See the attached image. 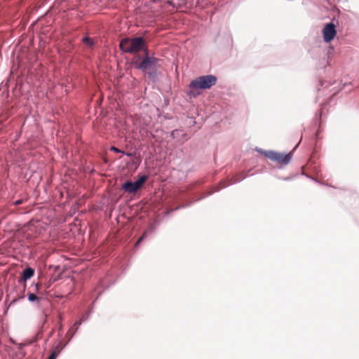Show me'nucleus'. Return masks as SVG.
Wrapping results in <instances>:
<instances>
[{
  "instance_id": "obj_1",
  "label": "nucleus",
  "mask_w": 359,
  "mask_h": 359,
  "mask_svg": "<svg viewBox=\"0 0 359 359\" xmlns=\"http://www.w3.org/2000/svg\"><path fill=\"white\" fill-rule=\"evenodd\" d=\"M217 82L216 76L205 75L197 77L189 83L188 95L191 97H196L201 92L199 90L209 89L215 86Z\"/></svg>"
},
{
  "instance_id": "obj_2",
  "label": "nucleus",
  "mask_w": 359,
  "mask_h": 359,
  "mask_svg": "<svg viewBox=\"0 0 359 359\" xmlns=\"http://www.w3.org/2000/svg\"><path fill=\"white\" fill-rule=\"evenodd\" d=\"M119 48L128 53H137L147 50V43L142 37L124 38L121 41Z\"/></svg>"
},
{
  "instance_id": "obj_3",
  "label": "nucleus",
  "mask_w": 359,
  "mask_h": 359,
  "mask_svg": "<svg viewBox=\"0 0 359 359\" xmlns=\"http://www.w3.org/2000/svg\"><path fill=\"white\" fill-rule=\"evenodd\" d=\"M266 157L280 164H287L291 160V154L279 153L274 151L259 150Z\"/></svg>"
},
{
  "instance_id": "obj_4",
  "label": "nucleus",
  "mask_w": 359,
  "mask_h": 359,
  "mask_svg": "<svg viewBox=\"0 0 359 359\" xmlns=\"http://www.w3.org/2000/svg\"><path fill=\"white\" fill-rule=\"evenodd\" d=\"M145 52V57L143 58L142 62L137 65V67L143 71H146L151 69L152 67L156 66V62L158 61V59L154 57H149L148 55V50Z\"/></svg>"
},
{
  "instance_id": "obj_5",
  "label": "nucleus",
  "mask_w": 359,
  "mask_h": 359,
  "mask_svg": "<svg viewBox=\"0 0 359 359\" xmlns=\"http://www.w3.org/2000/svg\"><path fill=\"white\" fill-rule=\"evenodd\" d=\"M337 34L335 26L333 23H327L323 29V35L324 41L327 43L334 39Z\"/></svg>"
},
{
  "instance_id": "obj_6",
  "label": "nucleus",
  "mask_w": 359,
  "mask_h": 359,
  "mask_svg": "<svg viewBox=\"0 0 359 359\" xmlns=\"http://www.w3.org/2000/svg\"><path fill=\"white\" fill-rule=\"evenodd\" d=\"M34 275V269L31 268V267H28V268H26L22 273V275L20 278V279L18 280V282L20 283H23L24 285V287L26 286V281L29 279H30Z\"/></svg>"
},
{
  "instance_id": "obj_7",
  "label": "nucleus",
  "mask_w": 359,
  "mask_h": 359,
  "mask_svg": "<svg viewBox=\"0 0 359 359\" xmlns=\"http://www.w3.org/2000/svg\"><path fill=\"white\" fill-rule=\"evenodd\" d=\"M122 189L128 193L131 194L136 192L138 190V188L136 187L135 182L128 181L123 184Z\"/></svg>"
},
{
  "instance_id": "obj_8",
  "label": "nucleus",
  "mask_w": 359,
  "mask_h": 359,
  "mask_svg": "<svg viewBox=\"0 0 359 359\" xmlns=\"http://www.w3.org/2000/svg\"><path fill=\"white\" fill-rule=\"evenodd\" d=\"M63 346L60 343L57 345L54 349L52 351L51 354L50 355L48 359H56L57 356L60 354L63 348Z\"/></svg>"
},
{
  "instance_id": "obj_9",
  "label": "nucleus",
  "mask_w": 359,
  "mask_h": 359,
  "mask_svg": "<svg viewBox=\"0 0 359 359\" xmlns=\"http://www.w3.org/2000/svg\"><path fill=\"white\" fill-rule=\"evenodd\" d=\"M147 176L142 175V176L140 177V178L136 182H135L136 187L138 188V189H140V187L147 181Z\"/></svg>"
},
{
  "instance_id": "obj_10",
  "label": "nucleus",
  "mask_w": 359,
  "mask_h": 359,
  "mask_svg": "<svg viewBox=\"0 0 359 359\" xmlns=\"http://www.w3.org/2000/svg\"><path fill=\"white\" fill-rule=\"evenodd\" d=\"M147 176L142 175V176L140 177V178L136 182H135L136 187L138 188V189H140V187L147 181Z\"/></svg>"
},
{
  "instance_id": "obj_11",
  "label": "nucleus",
  "mask_w": 359,
  "mask_h": 359,
  "mask_svg": "<svg viewBox=\"0 0 359 359\" xmlns=\"http://www.w3.org/2000/svg\"><path fill=\"white\" fill-rule=\"evenodd\" d=\"M82 41L83 42V43H85L86 46L89 47H92L94 45L93 41L88 36L84 37L82 39Z\"/></svg>"
},
{
  "instance_id": "obj_12",
  "label": "nucleus",
  "mask_w": 359,
  "mask_h": 359,
  "mask_svg": "<svg viewBox=\"0 0 359 359\" xmlns=\"http://www.w3.org/2000/svg\"><path fill=\"white\" fill-rule=\"evenodd\" d=\"M28 299L30 302H34L35 300H39V298L34 293H29L28 294Z\"/></svg>"
},
{
  "instance_id": "obj_13",
  "label": "nucleus",
  "mask_w": 359,
  "mask_h": 359,
  "mask_svg": "<svg viewBox=\"0 0 359 359\" xmlns=\"http://www.w3.org/2000/svg\"><path fill=\"white\" fill-rule=\"evenodd\" d=\"M147 232H144L142 236L137 240V241L135 243V245L137 246L146 237Z\"/></svg>"
},
{
  "instance_id": "obj_14",
  "label": "nucleus",
  "mask_w": 359,
  "mask_h": 359,
  "mask_svg": "<svg viewBox=\"0 0 359 359\" xmlns=\"http://www.w3.org/2000/svg\"><path fill=\"white\" fill-rule=\"evenodd\" d=\"M75 327H74V326L73 325L72 327H70V329H69V331L67 332V334L68 336H69V337H70V338H72V337H73V335H74V334H73V332H74V330H75Z\"/></svg>"
},
{
  "instance_id": "obj_15",
  "label": "nucleus",
  "mask_w": 359,
  "mask_h": 359,
  "mask_svg": "<svg viewBox=\"0 0 359 359\" xmlns=\"http://www.w3.org/2000/svg\"><path fill=\"white\" fill-rule=\"evenodd\" d=\"M81 324V321H77V322H76V323L74 324V327H75V330H74V332H73V334H74L76 333V332L77 331V330H78V328H79V325H80Z\"/></svg>"
},
{
  "instance_id": "obj_16",
  "label": "nucleus",
  "mask_w": 359,
  "mask_h": 359,
  "mask_svg": "<svg viewBox=\"0 0 359 359\" xmlns=\"http://www.w3.org/2000/svg\"><path fill=\"white\" fill-rule=\"evenodd\" d=\"M110 150H111V151H114V152H116V153H121V152H122L119 149H118V148H116V147H111L110 148Z\"/></svg>"
},
{
  "instance_id": "obj_17",
  "label": "nucleus",
  "mask_w": 359,
  "mask_h": 359,
  "mask_svg": "<svg viewBox=\"0 0 359 359\" xmlns=\"http://www.w3.org/2000/svg\"><path fill=\"white\" fill-rule=\"evenodd\" d=\"M15 205H20L22 203V201L21 200H19V201H15Z\"/></svg>"
},
{
  "instance_id": "obj_18",
  "label": "nucleus",
  "mask_w": 359,
  "mask_h": 359,
  "mask_svg": "<svg viewBox=\"0 0 359 359\" xmlns=\"http://www.w3.org/2000/svg\"><path fill=\"white\" fill-rule=\"evenodd\" d=\"M62 328V324H60V329L61 330Z\"/></svg>"
},
{
  "instance_id": "obj_19",
  "label": "nucleus",
  "mask_w": 359,
  "mask_h": 359,
  "mask_svg": "<svg viewBox=\"0 0 359 359\" xmlns=\"http://www.w3.org/2000/svg\"><path fill=\"white\" fill-rule=\"evenodd\" d=\"M241 180V178H238V179L236 180L235 182Z\"/></svg>"
}]
</instances>
